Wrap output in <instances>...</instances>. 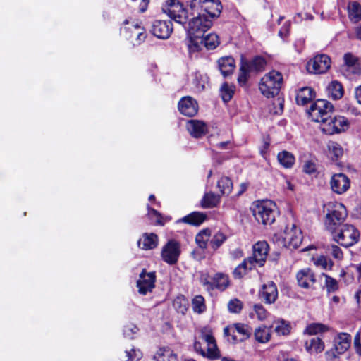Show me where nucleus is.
Segmentation results:
<instances>
[{"instance_id": "680f3d73", "label": "nucleus", "mask_w": 361, "mask_h": 361, "mask_svg": "<svg viewBox=\"0 0 361 361\" xmlns=\"http://www.w3.org/2000/svg\"><path fill=\"white\" fill-rule=\"evenodd\" d=\"M342 354L338 353V350H336V348L333 347L331 349L326 351L325 358L326 361H334L336 359L338 358Z\"/></svg>"}, {"instance_id": "0e129e2a", "label": "nucleus", "mask_w": 361, "mask_h": 361, "mask_svg": "<svg viewBox=\"0 0 361 361\" xmlns=\"http://www.w3.org/2000/svg\"><path fill=\"white\" fill-rule=\"evenodd\" d=\"M354 345L356 353L361 355L360 333L357 332L354 338Z\"/></svg>"}, {"instance_id": "4be33fe9", "label": "nucleus", "mask_w": 361, "mask_h": 361, "mask_svg": "<svg viewBox=\"0 0 361 361\" xmlns=\"http://www.w3.org/2000/svg\"><path fill=\"white\" fill-rule=\"evenodd\" d=\"M186 128L189 133L194 137H201L207 132L206 123L200 120L191 119L188 121Z\"/></svg>"}, {"instance_id": "72a5a7b5", "label": "nucleus", "mask_w": 361, "mask_h": 361, "mask_svg": "<svg viewBox=\"0 0 361 361\" xmlns=\"http://www.w3.org/2000/svg\"><path fill=\"white\" fill-rule=\"evenodd\" d=\"M254 336L257 342L266 343L271 338V328L261 325L255 329Z\"/></svg>"}, {"instance_id": "69168bd1", "label": "nucleus", "mask_w": 361, "mask_h": 361, "mask_svg": "<svg viewBox=\"0 0 361 361\" xmlns=\"http://www.w3.org/2000/svg\"><path fill=\"white\" fill-rule=\"evenodd\" d=\"M194 348L197 353H200L202 356L205 357L206 351L204 349H202V344L200 342L195 341L194 343Z\"/></svg>"}, {"instance_id": "cd10ccee", "label": "nucleus", "mask_w": 361, "mask_h": 361, "mask_svg": "<svg viewBox=\"0 0 361 361\" xmlns=\"http://www.w3.org/2000/svg\"><path fill=\"white\" fill-rule=\"evenodd\" d=\"M315 97L314 90L310 87H305L299 90L296 95V102L299 105H305Z\"/></svg>"}, {"instance_id": "5701e85b", "label": "nucleus", "mask_w": 361, "mask_h": 361, "mask_svg": "<svg viewBox=\"0 0 361 361\" xmlns=\"http://www.w3.org/2000/svg\"><path fill=\"white\" fill-rule=\"evenodd\" d=\"M199 109L197 102L190 96L182 97V115L192 117L195 116Z\"/></svg>"}, {"instance_id": "e433bc0d", "label": "nucleus", "mask_w": 361, "mask_h": 361, "mask_svg": "<svg viewBox=\"0 0 361 361\" xmlns=\"http://www.w3.org/2000/svg\"><path fill=\"white\" fill-rule=\"evenodd\" d=\"M277 160L284 168L290 169L294 165L295 159L292 153L283 150L278 154Z\"/></svg>"}, {"instance_id": "39448f33", "label": "nucleus", "mask_w": 361, "mask_h": 361, "mask_svg": "<svg viewBox=\"0 0 361 361\" xmlns=\"http://www.w3.org/2000/svg\"><path fill=\"white\" fill-rule=\"evenodd\" d=\"M190 11L205 13L212 21L219 16L222 6L219 0H191L188 1Z\"/></svg>"}, {"instance_id": "f257e3e1", "label": "nucleus", "mask_w": 361, "mask_h": 361, "mask_svg": "<svg viewBox=\"0 0 361 361\" xmlns=\"http://www.w3.org/2000/svg\"><path fill=\"white\" fill-rule=\"evenodd\" d=\"M186 20L184 29L187 35V46L190 57L199 52L202 47V37L212 26V20L205 13L190 11L188 1L182 2V17Z\"/></svg>"}, {"instance_id": "9b49d317", "label": "nucleus", "mask_w": 361, "mask_h": 361, "mask_svg": "<svg viewBox=\"0 0 361 361\" xmlns=\"http://www.w3.org/2000/svg\"><path fill=\"white\" fill-rule=\"evenodd\" d=\"M348 127L347 118L341 116H332L331 114L324 124L321 125V130L326 134L333 135L344 131Z\"/></svg>"}, {"instance_id": "bb28decb", "label": "nucleus", "mask_w": 361, "mask_h": 361, "mask_svg": "<svg viewBox=\"0 0 361 361\" xmlns=\"http://www.w3.org/2000/svg\"><path fill=\"white\" fill-rule=\"evenodd\" d=\"M241 63L245 65L250 73L262 71L267 64L266 60L259 56L254 57L250 61L242 59Z\"/></svg>"}, {"instance_id": "dca6fc26", "label": "nucleus", "mask_w": 361, "mask_h": 361, "mask_svg": "<svg viewBox=\"0 0 361 361\" xmlns=\"http://www.w3.org/2000/svg\"><path fill=\"white\" fill-rule=\"evenodd\" d=\"M152 33L159 39H168L173 31L172 23L169 20H156L152 25Z\"/></svg>"}, {"instance_id": "c85d7f7f", "label": "nucleus", "mask_w": 361, "mask_h": 361, "mask_svg": "<svg viewBox=\"0 0 361 361\" xmlns=\"http://www.w3.org/2000/svg\"><path fill=\"white\" fill-rule=\"evenodd\" d=\"M231 331L233 334V331H235L238 338H240L239 342H242L245 339L248 338L251 334L250 327L244 324L236 323L232 325L228 326L226 331Z\"/></svg>"}, {"instance_id": "6e6552de", "label": "nucleus", "mask_w": 361, "mask_h": 361, "mask_svg": "<svg viewBox=\"0 0 361 361\" xmlns=\"http://www.w3.org/2000/svg\"><path fill=\"white\" fill-rule=\"evenodd\" d=\"M333 111L334 106L331 102L325 99H318L310 106L307 114L313 121L324 124Z\"/></svg>"}, {"instance_id": "423d86ee", "label": "nucleus", "mask_w": 361, "mask_h": 361, "mask_svg": "<svg viewBox=\"0 0 361 361\" xmlns=\"http://www.w3.org/2000/svg\"><path fill=\"white\" fill-rule=\"evenodd\" d=\"M123 23L124 26L121 28V32L126 39L129 40L133 46H139L144 42L147 34L141 23L128 20H126Z\"/></svg>"}, {"instance_id": "09e8293b", "label": "nucleus", "mask_w": 361, "mask_h": 361, "mask_svg": "<svg viewBox=\"0 0 361 361\" xmlns=\"http://www.w3.org/2000/svg\"><path fill=\"white\" fill-rule=\"evenodd\" d=\"M314 260V263L317 267H322L323 269L325 270H331L334 266L333 261L331 259L323 255L318 257Z\"/></svg>"}, {"instance_id": "774afa93", "label": "nucleus", "mask_w": 361, "mask_h": 361, "mask_svg": "<svg viewBox=\"0 0 361 361\" xmlns=\"http://www.w3.org/2000/svg\"><path fill=\"white\" fill-rule=\"evenodd\" d=\"M355 98L359 104H361V85L355 90Z\"/></svg>"}, {"instance_id": "20e7f679", "label": "nucleus", "mask_w": 361, "mask_h": 361, "mask_svg": "<svg viewBox=\"0 0 361 361\" xmlns=\"http://www.w3.org/2000/svg\"><path fill=\"white\" fill-rule=\"evenodd\" d=\"M282 82L281 73L276 71H271L261 79L259 87L262 94L269 98L279 93Z\"/></svg>"}, {"instance_id": "473e14b6", "label": "nucleus", "mask_w": 361, "mask_h": 361, "mask_svg": "<svg viewBox=\"0 0 361 361\" xmlns=\"http://www.w3.org/2000/svg\"><path fill=\"white\" fill-rule=\"evenodd\" d=\"M327 92L329 97L334 100L341 99L343 95V87L341 82L334 80L327 87Z\"/></svg>"}, {"instance_id": "4468645a", "label": "nucleus", "mask_w": 361, "mask_h": 361, "mask_svg": "<svg viewBox=\"0 0 361 361\" xmlns=\"http://www.w3.org/2000/svg\"><path fill=\"white\" fill-rule=\"evenodd\" d=\"M155 274L154 272H146L145 269L140 274L139 279L137 281V287L138 293L141 295H146L152 291L154 288Z\"/></svg>"}, {"instance_id": "2eb2a0df", "label": "nucleus", "mask_w": 361, "mask_h": 361, "mask_svg": "<svg viewBox=\"0 0 361 361\" xmlns=\"http://www.w3.org/2000/svg\"><path fill=\"white\" fill-rule=\"evenodd\" d=\"M259 298L266 304H273L278 298V289L273 281L262 286L258 293Z\"/></svg>"}, {"instance_id": "338daca9", "label": "nucleus", "mask_w": 361, "mask_h": 361, "mask_svg": "<svg viewBox=\"0 0 361 361\" xmlns=\"http://www.w3.org/2000/svg\"><path fill=\"white\" fill-rule=\"evenodd\" d=\"M202 284L207 290H213L215 289L214 281H210L207 279H202Z\"/></svg>"}, {"instance_id": "052dcab7", "label": "nucleus", "mask_w": 361, "mask_h": 361, "mask_svg": "<svg viewBox=\"0 0 361 361\" xmlns=\"http://www.w3.org/2000/svg\"><path fill=\"white\" fill-rule=\"evenodd\" d=\"M227 326L224 329V335L226 338H227V341L232 343H235L239 342V340H240V338H238V336L236 334L235 331H233V334L231 333V331H226Z\"/></svg>"}, {"instance_id": "864d4df0", "label": "nucleus", "mask_w": 361, "mask_h": 361, "mask_svg": "<svg viewBox=\"0 0 361 361\" xmlns=\"http://www.w3.org/2000/svg\"><path fill=\"white\" fill-rule=\"evenodd\" d=\"M344 65L343 68H353L358 63V59L351 53H346L343 56Z\"/></svg>"}, {"instance_id": "a18cd8bd", "label": "nucleus", "mask_w": 361, "mask_h": 361, "mask_svg": "<svg viewBox=\"0 0 361 361\" xmlns=\"http://www.w3.org/2000/svg\"><path fill=\"white\" fill-rule=\"evenodd\" d=\"M192 307L195 312L201 314L206 310L204 299L202 295H196L192 300Z\"/></svg>"}, {"instance_id": "aec40b11", "label": "nucleus", "mask_w": 361, "mask_h": 361, "mask_svg": "<svg viewBox=\"0 0 361 361\" xmlns=\"http://www.w3.org/2000/svg\"><path fill=\"white\" fill-rule=\"evenodd\" d=\"M137 247L143 250L155 249L159 244L158 235L154 233H144L137 240Z\"/></svg>"}, {"instance_id": "f3484780", "label": "nucleus", "mask_w": 361, "mask_h": 361, "mask_svg": "<svg viewBox=\"0 0 361 361\" xmlns=\"http://www.w3.org/2000/svg\"><path fill=\"white\" fill-rule=\"evenodd\" d=\"M350 180L343 173L334 174L331 180V187L335 192L342 194L350 188Z\"/></svg>"}, {"instance_id": "393cba45", "label": "nucleus", "mask_w": 361, "mask_h": 361, "mask_svg": "<svg viewBox=\"0 0 361 361\" xmlns=\"http://www.w3.org/2000/svg\"><path fill=\"white\" fill-rule=\"evenodd\" d=\"M217 63L219 69L224 78L233 73L235 68V63L232 56L221 57L218 60Z\"/></svg>"}, {"instance_id": "603ef678", "label": "nucleus", "mask_w": 361, "mask_h": 361, "mask_svg": "<svg viewBox=\"0 0 361 361\" xmlns=\"http://www.w3.org/2000/svg\"><path fill=\"white\" fill-rule=\"evenodd\" d=\"M243 307V302L237 298L231 299L228 303V310L231 313H240Z\"/></svg>"}, {"instance_id": "4c0bfd02", "label": "nucleus", "mask_w": 361, "mask_h": 361, "mask_svg": "<svg viewBox=\"0 0 361 361\" xmlns=\"http://www.w3.org/2000/svg\"><path fill=\"white\" fill-rule=\"evenodd\" d=\"M271 326L274 328L275 332L279 336L288 335L290 331V326L289 322L283 319H278L274 321Z\"/></svg>"}, {"instance_id": "ea45409f", "label": "nucleus", "mask_w": 361, "mask_h": 361, "mask_svg": "<svg viewBox=\"0 0 361 361\" xmlns=\"http://www.w3.org/2000/svg\"><path fill=\"white\" fill-rule=\"evenodd\" d=\"M219 202V197L214 192L206 193L201 201V205L204 208H212Z\"/></svg>"}, {"instance_id": "c756f323", "label": "nucleus", "mask_w": 361, "mask_h": 361, "mask_svg": "<svg viewBox=\"0 0 361 361\" xmlns=\"http://www.w3.org/2000/svg\"><path fill=\"white\" fill-rule=\"evenodd\" d=\"M147 216L152 224L157 226H164L171 220L169 216H164L160 212L147 205Z\"/></svg>"}, {"instance_id": "5fc2aeb1", "label": "nucleus", "mask_w": 361, "mask_h": 361, "mask_svg": "<svg viewBox=\"0 0 361 361\" xmlns=\"http://www.w3.org/2000/svg\"><path fill=\"white\" fill-rule=\"evenodd\" d=\"M328 148L330 153L332 154L336 159L339 158L343 154V149L337 142H330L328 145Z\"/></svg>"}, {"instance_id": "a19ab883", "label": "nucleus", "mask_w": 361, "mask_h": 361, "mask_svg": "<svg viewBox=\"0 0 361 361\" xmlns=\"http://www.w3.org/2000/svg\"><path fill=\"white\" fill-rule=\"evenodd\" d=\"M219 44V36L215 33H210L205 37H202V45L207 49H214Z\"/></svg>"}, {"instance_id": "a211bd4d", "label": "nucleus", "mask_w": 361, "mask_h": 361, "mask_svg": "<svg viewBox=\"0 0 361 361\" xmlns=\"http://www.w3.org/2000/svg\"><path fill=\"white\" fill-rule=\"evenodd\" d=\"M202 339L207 343V351L204 357L210 360H216L220 357V352L218 349L214 337L210 333L202 334Z\"/></svg>"}, {"instance_id": "ddd939ff", "label": "nucleus", "mask_w": 361, "mask_h": 361, "mask_svg": "<svg viewBox=\"0 0 361 361\" xmlns=\"http://www.w3.org/2000/svg\"><path fill=\"white\" fill-rule=\"evenodd\" d=\"M330 66L331 59L326 54H320L308 61L307 69L311 73L322 74L326 73Z\"/></svg>"}, {"instance_id": "37998d69", "label": "nucleus", "mask_w": 361, "mask_h": 361, "mask_svg": "<svg viewBox=\"0 0 361 361\" xmlns=\"http://www.w3.org/2000/svg\"><path fill=\"white\" fill-rule=\"evenodd\" d=\"M250 315L251 317L256 316L259 320L263 321L267 318L269 312L262 305L255 304L253 305V312Z\"/></svg>"}, {"instance_id": "f704fd0d", "label": "nucleus", "mask_w": 361, "mask_h": 361, "mask_svg": "<svg viewBox=\"0 0 361 361\" xmlns=\"http://www.w3.org/2000/svg\"><path fill=\"white\" fill-rule=\"evenodd\" d=\"M318 280L324 281V288L326 289L327 293H334L338 289V281L326 274H321L318 276Z\"/></svg>"}, {"instance_id": "1a4fd4ad", "label": "nucleus", "mask_w": 361, "mask_h": 361, "mask_svg": "<svg viewBox=\"0 0 361 361\" xmlns=\"http://www.w3.org/2000/svg\"><path fill=\"white\" fill-rule=\"evenodd\" d=\"M282 238L283 246L289 249H297L302 240V231L295 224L287 225L283 232Z\"/></svg>"}, {"instance_id": "f03ea898", "label": "nucleus", "mask_w": 361, "mask_h": 361, "mask_svg": "<svg viewBox=\"0 0 361 361\" xmlns=\"http://www.w3.org/2000/svg\"><path fill=\"white\" fill-rule=\"evenodd\" d=\"M276 210V204L269 200H257L251 207L255 220L263 225H271L274 222Z\"/></svg>"}, {"instance_id": "bf43d9fd", "label": "nucleus", "mask_w": 361, "mask_h": 361, "mask_svg": "<svg viewBox=\"0 0 361 361\" xmlns=\"http://www.w3.org/2000/svg\"><path fill=\"white\" fill-rule=\"evenodd\" d=\"M138 329L133 324L126 325L123 329V335L126 338H133V336L137 334Z\"/></svg>"}, {"instance_id": "f8f14e48", "label": "nucleus", "mask_w": 361, "mask_h": 361, "mask_svg": "<svg viewBox=\"0 0 361 361\" xmlns=\"http://www.w3.org/2000/svg\"><path fill=\"white\" fill-rule=\"evenodd\" d=\"M180 253V246L179 243L174 240H170L162 247L161 256L166 263L171 265L178 262Z\"/></svg>"}, {"instance_id": "a878e982", "label": "nucleus", "mask_w": 361, "mask_h": 361, "mask_svg": "<svg viewBox=\"0 0 361 361\" xmlns=\"http://www.w3.org/2000/svg\"><path fill=\"white\" fill-rule=\"evenodd\" d=\"M305 348L307 353L315 355L322 353L324 350L325 345L322 338L313 337L305 341Z\"/></svg>"}, {"instance_id": "2f4dec72", "label": "nucleus", "mask_w": 361, "mask_h": 361, "mask_svg": "<svg viewBox=\"0 0 361 361\" xmlns=\"http://www.w3.org/2000/svg\"><path fill=\"white\" fill-rule=\"evenodd\" d=\"M207 219V215L200 212H193L182 218V222L187 223L192 226H200Z\"/></svg>"}, {"instance_id": "de8ad7c7", "label": "nucleus", "mask_w": 361, "mask_h": 361, "mask_svg": "<svg viewBox=\"0 0 361 361\" xmlns=\"http://www.w3.org/2000/svg\"><path fill=\"white\" fill-rule=\"evenodd\" d=\"M226 236L222 232H217L210 239L209 245L213 250H216L226 241Z\"/></svg>"}, {"instance_id": "6ab92c4d", "label": "nucleus", "mask_w": 361, "mask_h": 361, "mask_svg": "<svg viewBox=\"0 0 361 361\" xmlns=\"http://www.w3.org/2000/svg\"><path fill=\"white\" fill-rule=\"evenodd\" d=\"M162 11L171 19L180 23V3L178 0H168L162 6Z\"/></svg>"}, {"instance_id": "b1692460", "label": "nucleus", "mask_w": 361, "mask_h": 361, "mask_svg": "<svg viewBox=\"0 0 361 361\" xmlns=\"http://www.w3.org/2000/svg\"><path fill=\"white\" fill-rule=\"evenodd\" d=\"M351 336L348 333H339L334 338V348L338 353L343 354L350 346Z\"/></svg>"}, {"instance_id": "79ce46f5", "label": "nucleus", "mask_w": 361, "mask_h": 361, "mask_svg": "<svg viewBox=\"0 0 361 361\" xmlns=\"http://www.w3.org/2000/svg\"><path fill=\"white\" fill-rule=\"evenodd\" d=\"M211 231L209 228L202 230L195 237L198 246L201 248H206L207 243L210 240Z\"/></svg>"}, {"instance_id": "6e6d98bb", "label": "nucleus", "mask_w": 361, "mask_h": 361, "mask_svg": "<svg viewBox=\"0 0 361 361\" xmlns=\"http://www.w3.org/2000/svg\"><path fill=\"white\" fill-rule=\"evenodd\" d=\"M126 361H138L142 356V352L138 349L132 348L130 350H126Z\"/></svg>"}, {"instance_id": "0eeeda50", "label": "nucleus", "mask_w": 361, "mask_h": 361, "mask_svg": "<svg viewBox=\"0 0 361 361\" xmlns=\"http://www.w3.org/2000/svg\"><path fill=\"white\" fill-rule=\"evenodd\" d=\"M332 235L336 242L345 247L354 245L360 238V232L350 224H343Z\"/></svg>"}, {"instance_id": "7ed1b4c3", "label": "nucleus", "mask_w": 361, "mask_h": 361, "mask_svg": "<svg viewBox=\"0 0 361 361\" xmlns=\"http://www.w3.org/2000/svg\"><path fill=\"white\" fill-rule=\"evenodd\" d=\"M348 213L345 207L339 202L329 203L326 215L325 225L331 233L342 226Z\"/></svg>"}, {"instance_id": "3c124183", "label": "nucleus", "mask_w": 361, "mask_h": 361, "mask_svg": "<svg viewBox=\"0 0 361 361\" xmlns=\"http://www.w3.org/2000/svg\"><path fill=\"white\" fill-rule=\"evenodd\" d=\"M250 261L245 258L242 263H240L233 271V274L235 278L240 279L243 276L246 274V271L247 269L250 270L249 268Z\"/></svg>"}, {"instance_id": "58836bf2", "label": "nucleus", "mask_w": 361, "mask_h": 361, "mask_svg": "<svg viewBox=\"0 0 361 361\" xmlns=\"http://www.w3.org/2000/svg\"><path fill=\"white\" fill-rule=\"evenodd\" d=\"M217 187L222 195H228L233 190L232 180L228 177H221L218 180Z\"/></svg>"}, {"instance_id": "e2e57ef3", "label": "nucleus", "mask_w": 361, "mask_h": 361, "mask_svg": "<svg viewBox=\"0 0 361 361\" xmlns=\"http://www.w3.org/2000/svg\"><path fill=\"white\" fill-rule=\"evenodd\" d=\"M316 165L312 161H306L303 165V171L308 174H312L316 171Z\"/></svg>"}, {"instance_id": "4d7b16f0", "label": "nucleus", "mask_w": 361, "mask_h": 361, "mask_svg": "<svg viewBox=\"0 0 361 361\" xmlns=\"http://www.w3.org/2000/svg\"><path fill=\"white\" fill-rule=\"evenodd\" d=\"M250 73V71L245 66L243 63H241L240 73L238 78V81L240 85H243L246 83Z\"/></svg>"}, {"instance_id": "13d9d810", "label": "nucleus", "mask_w": 361, "mask_h": 361, "mask_svg": "<svg viewBox=\"0 0 361 361\" xmlns=\"http://www.w3.org/2000/svg\"><path fill=\"white\" fill-rule=\"evenodd\" d=\"M327 252L331 254L335 259L341 260L343 259V252L341 249L336 245H331L327 247L326 249Z\"/></svg>"}, {"instance_id": "49530a36", "label": "nucleus", "mask_w": 361, "mask_h": 361, "mask_svg": "<svg viewBox=\"0 0 361 361\" xmlns=\"http://www.w3.org/2000/svg\"><path fill=\"white\" fill-rule=\"evenodd\" d=\"M349 18L358 21L361 19V6L357 2H353L348 6Z\"/></svg>"}, {"instance_id": "9d476101", "label": "nucleus", "mask_w": 361, "mask_h": 361, "mask_svg": "<svg viewBox=\"0 0 361 361\" xmlns=\"http://www.w3.org/2000/svg\"><path fill=\"white\" fill-rule=\"evenodd\" d=\"M253 253L252 256L247 257L250 261V269H252L257 265L262 267L266 262L269 245L265 241H259L253 245Z\"/></svg>"}, {"instance_id": "c9c22d12", "label": "nucleus", "mask_w": 361, "mask_h": 361, "mask_svg": "<svg viewBox=\"0 0 361 361\" xmlns=\"http://www.w3.org/2000/svg\"><path fill=\"white\" fill-rule=\"evenodd\" d=\"M214 287L221 291L226 290L230 284L228 276L223 273H216L212 279Z\"/></svg>"}, {"instance_id": "412c9836", "label": "nucleus", "mask_w": 361, "mask_h": 361, "mask_svg": "<svg viewBox=\"0 0 361 361\" xmlns=\"http://www.w3.org/2000/svg\"><path fill=\"white\" fill-rule=\"evenodd\" d=\"M296 278L299 286L303 288H310L317 281L313 272L309 268L300 270Z\"/></svg>"}, {"instance_id": "8fccbe9b", "label": "nucleus", "mask_w": 361, "mask_h": 361, "mask_svg": "<svg viewBox=\"0 0 361 361\" xmlns=\"http://www.w3.org/2000/svg\"><path fill=\"white\" fill-rule=\"evenodd\" d=\"M328 328L325 325L319 323H313L310 325H308L305 330V334H309V335H315L320 332H325L327 331Z\"/></svg>"}, {"instance_id": "7c9ffc66", "label": "nucleus", "mask_w": 361, "mask_h": 361, "mask_svg": "<svg viewBox=\"0 0 361 361\" xmlns=\"http://www.w3.org/2000/svg\"><path fill=\"white\" fill-rule=\"evenodd\" d=\"M154 361H177L178 357L172 350L169 348H159L154 355Z\"/></svg>"}, {"instance_id": "c03bdc74", "label": "nucleus", "mask_w": 361, "mask_h": 361, "mask_svg": "<svg viewBox=\"0 0 361 361\" xmlns=\"http://www.w3.org/2000/svg\"><path fill=\"white\" fill-rule=\"evenodd\" d=\"M220 91L223 101L224 102H228L233 97L235 91V86L230 85L227 82H225L222 85Z\"/></svg>"}]
</instances>
